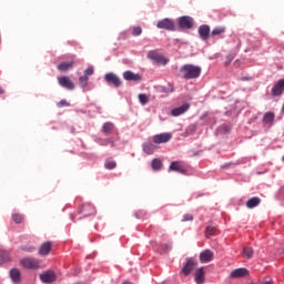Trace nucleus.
<instances>
[{
	"label": "nucleus",
	"mask_w": 284,
	"mask_h": 284,
	"mask_svg": "<svg viewBox=\"0 0 284 284\" xmlns=\"http://www.w3.org/2000/svg\"><path fill=\"white\" fill-rule=\"evenodd\" d=\"M143 34V29L141 27H133L132 36L133 37H141Z\"/></svg>",
	"instance_id": "31"
},
{
	"label": "nucleus",
	"mask_w": 284,
	"mask_h": 284,
	"mask_svg": "<svg viewBox=\"0 0 284 284\" xmlns=\"http://www.w3.org/2000/svg\"><path fill=\"white\" fill-rule=\"evenodd\" d=\"M234 54H229L226 57V61L224 62V65L227 68V65H230V63H232V61H234Z\"/></svg>",
	"instance_id": "39"
},
{
	"label": "nucleus",
	"mask_w": 284,
	"mask_h": 284,
	"mask_svg": "<svg viewBox=\"0 0 284 284\" xmlns=\"http://www.w3.org/2000/svg\"><path fill=\"white\" fill-rule=\"evenodd\" d=\"M123 79L125 80V81H134V82H139V81H141V74H139V73H134V72H132V71H125L124 73H123Z\"/></svg>",
	"instance_id": "16"
},
{
	"label": "nucleus",
	"mask_w": 284,
	"mask_h": 284,
	"mask_svg": "<svg viewBox=\"0 0 284 284\" xmlns=\"http://www.w3.org/2000/svg\"><path fill=\"white\" fill-rule=\"evenodd\" d=\"M88 81H90V78H88L87 75H82L79 79V83L81 88H85L88 85Z\"/></svg>",
	"instance_id": "32"
},
{
	"label": "nucleus",
	"mask_w": 284,
	"mask_h": 284,
	"mask_svg": "<svg viewBox=\"0 0 284 284\" xmlns=\"http://www.w3.org/2000/svg\"><path fill=\"white\" fill-rule=\"evenodd\" d=\"M190 110V103H184L178 108H174L171 110V116H181L182 114H185Z\"/></svg>",
	"instance_id": "11"
},
{
	"label": "nucleus",
	"mask_w": 284,
	"mask_h": 284,
	"mask_svg": "<svg viewBox=\"0 0 284 284\" xmlns=\"http://www.w3.org/2000/svg\"><path fill=\"white\" fill-rule=\"evenodd\" d=\"M104 168L106 170H114V168H116V162L111 161V160H106L104 163Z\"/></svg>",
	"instance_id": "30"
},
{
	"label": "nucleus",
	"mask_w": 284,
	"mask_h": 284,
	"mask_svg": "<svg viewBox=\"0 0 284 284\" xmlns=\"http://www.w3.org/2000/svg\"><path fill=\"white\" fill-rule=\"evenodd\" d=\"M242 256L243 258H253L254 256V248H252L251 246H245L243 250H242Z\"/></svg>",
	"instance_id": "24"
},
{
	"label": "nucleus",
	"mask_w": 284,
	"mask_h": 284,
	"mask_svg": "<svg viewBox=\"0 0 284 284\" xmlns=\"http://www.w3.org/2000/svg\"><path fill=\"white\" fill-rule=\"evenodd\" d=\"M170 170L173 172H179L180 174H185L186 170L181 162H172L170 165Z\"/></svg>",
	"instance_id": "21"
},
{
	"label": "nucleus",
	"mask_w": 284,
	"mask_h": 284,
	"mask_svg": "<svg viewBox=\"0 0 284 284\" xmlns=\"http://www.w3.org/2000/svg\"><path fill=\"white\" fill-rule=\"evenodd\" d=\"M156 28L160 30H168L169 32H173L174 30V21L169 18H164L156 23Z\"/></svg>",
	"instance_id": "5"
},
{
	"label": "nucleus",
	"mask_w": 284,
	"mask_h": 284,
	"mask_svg": "<svg viewBox=\"0 0 284 284\" xmlns=\"http://www.w3.org/2000/svg\"><path fill=\"white\" fill-rule=\"evenodd\" d=\"M221 34H225V27H215L211 31V37H221Z\"/></svg>",
	"instance_id": "27"
},
{
	"label": "nucleus",
	"mask_w": 284,
	"mask_h": 284,
	"mask_svg": "<svg viewBox=\"0 0 284 284\" xmlns=\"http://www.w3.org/2000/svg\"><path fill=\"white\" fill-rule=\"evenodd\" d=\"M148 59L154 61V63H161V65H166L168 58L163 57L156 50H151L148 52Z\"/></svg>",
	"instance_id": "3"
},
{
	"label": "nucleus",
	"mask_w": 284,
	"mask_h": 284,
	"mask_svg": "<svg viewBox=\"0 0 284 284\" xmlns=\"http://www.w3.org/2000/svg\"><path fill=\"white\" fill-rule=\"evenodd\" d=\"M179 26L182 30H191L194 26V20L190 16H183L179 19Z\"/></svg>",
	"instance_id": "6"
},
{
	"label": "nucleus",
	"mask_w": 284,
	"mask_h": 284,
	"mask_svg": "<svg viewBox=\"0 0 284 284\" xmlns=\"http://www.w3.org/2000/svg\"><path fill=\"white\" fill-rule=\"evenodd\" d=\"M20 264L26 270H40L41 267V261L34 257H24L20 260Z\"/></svg>",
	"instance_id": "2"
},
{
	"label": "nucleus",
	"mask_w": 284,
	"mask_h": 284,
	"mask_svg": "<svg viewBox=\"0 0 284 284\" xmlns=\"http://www.w3.org/2000/svg\"><path fill=\"white\" fill-rule=\"evenodd\" d=\"M58 108H70V102H68L67 100H61L60 102H58Z\"/></svg>",
	"instance_id": "38"
},
{
	"label": "nucleus",
	"mask_w": 284,
	"mask_h": 284,
	"mask_svg": "<svg viewBox=\"0 0 284 284\" xmlns=\"http://www.w3.org/2000/svg\"><path fill=\"white\" fill-rule=\"evenodd\" d=\"M101 145H111V148H114V140L112 138H109L106 140H104Z\"/></svg>",
	"instance_id": "36"
},
{
	"label": "nucleus",
	"mask_w": 284,
	"mask_h": 284,
	"mask_svg": "<svg viewBox=\"0 0 284 284\" xmlns=\"http://www.w3.org/2000/svg\"><path fill=\"white\" fill-rule=\"evenodd\" d=\"M283 160H284V155H283Z\"/></svg>",
	"instance_id": "48"
},
{
	"label": "nucleus",
	"mask_w": 284,
	"mask_h": 284,
	"mask_svg": "<svg viewBox=\"0 0 284 284\" xmlns=\"http://www.w3.org/2000/svg\"><path fill=\"white\" fill-rule=\"evenodd\" d=\"M163 92H174V87L173 85H169V89H163Z\"/></svg>",
	"instance_id": "43"
},
{
	"label": "nucleus",
	"mask_w": 284,
	"mask_h": 284,
	"mask_svg": "<svg viewBox=\"0 0 284 284\" xmlns=\"http://www.w3.org/2000/svg\"><path fill=\"white\" fill-rule=\"evenodd\" d=\"M122 284H132V283H130V282L125 281V282H123Z\"/></svg>",
	"instance_id": "46"
},
{
	"label": "nucleus",
	"mask_w": 284,
	"mask_h": 284,
	"mask_svg": "<svg viewBox=\"0 0 284 284\" xmlns=\"http://www.w3.org/2000/svg\"><path fill=\"white\" fill-rule=\"evenodd\" d=\"M201 67L194 64H184L180 69V73L182 74L183 79H186V81L199 79V77H201Z\"/></svg>",
	"instance_id": "1"
},
{
	"label": "nucleus",
	"mask_w": 284,
	"mask_h": 284,
	"mask_svg": "<svg viewBox=\"0 0 284 284\" xmlns=\"http://www.w3.org/2000/svg\"><path fill=\"white\" fill-rule=\"evenodd\" d=\"M154 150H156V146H154V144L152 143L143 144V152H145V154H154Z\"/></svg>",
	"instance_id": "28"
},
{
	"label": "nucleus",
	"mask_w": 284,
	"mask_h": 284,
	"mask_svg": "<svg viewBox=\"0 0 284 284\" xmlns=\"http://www.w3.org/2000/svg\"><path fill=\"white\" fill-rule=\"evenodd\" d=\"M274 112H266L263 116V123L272 125L274 123Z\"/></svg>",
	"instance_id": "25"
},
{
	"label": "nucleus",
	"mask_w": 284,
	"mask_h": 284,
	"mask_svg": "<svg viewBox=\"0 0 284 284\" xmlns=\"http://www.w3.org/2000/svg\"><path fill=\"white\" fill-rule=\"evenodd\" d=\"M284 92V79L278 80L272 88V97H281Z\"/></svg>",
	"instance_id": "9"
},
{
	"label": "nucleus",
	"mask_w": 284,
	"mask_h": 284,
	"mask_svg": "<svg viewBox=\"0 0 284 284\" xmlns=\"http://www.w3.org/2000/svg\"><path fill=\"white\" fill-rule=\"evenodd\" d=\"M52 252V242H44L39 250L40 256H48Z\"/></svg>",
	"instance_id": "17"
},
{
	"label": "nucleus",
	"mask_w": 284,
	"mask_h": 284,
	"mask_svg": "<svg viewBox=\"0 0 284 284\" xmlns=\"http://www.w3.org/2000/svg\"><path fill=\"white\" fill-rule=\"evenodd\" d=\"M58 83H59V85H61V88H65L67 90H73L74 89V82H72V80H70L69 77L59 78Z\"/></svg>",
	"instance_id": "12"
},
{
	"label": "nucleus",
	"mask_w": 284,
	"mask_h": 284,
	"mask_svg": "<svg viewBox=\"0 0 284 284\" xmlns=\"http://www.w3.org/2000/svg\"><path fill=\"white\" fill-rule=\"evenodd\" d=\"M79 214H83L84 216H92V215L97 214V209H94V206L90 203L83 204L79 209Z\"/></svg>",
	"instance_id": "7"
},
{
	"label": "nucleus",
	"mask_w": 284,
	"mask_h": 284,
	"mask_svg": "<svg viewBox=\"0 0 284 284\" xmlns=\"http://www.w3.org/2000/svg\"><path fill=\"white\" fill-rule=\"evenodd\" d=\"M182 221L184 223L187 221H194V216L192 214H184Z\"/></svg>",
	"instance_id": "40"
},
{
	"label": "nucleus",
	"mask_w": 284,
	"mask_h": 284,
	"mask_svg": "<svg viewBox=\"0 0 284 284\" xmlns=\"http://www.w3.org/2000/svg\"><path fill=\"white\" fill-rule=\"evenodd\" d=\"M213 258H214V252L210 250H205L202 253H200L201 263H210V261H213Z\"/></svg>",
	"instance_id": "15"
},
{
	"label": "nucleus",
	"mask_w": 284,
	"mask_h": 284,
	"mask_svg": "<svg viewBox=\"0 0 284 284\" xmlns=\"http://www.w3.org/2000/svg\"><path fill=\"white\" fill-rule=\"evenodd\" d=\"M258 205H261V197L258 196L251 197L246 202V207L248 210H254V207H258Z\"/></svg>",
	"instance_id": "20"
},
{
	"label": "nucleus",
	"mask_w": 284,
	"mask_h": 284,
	"mask_svg": "<svg viewBox=\"0 0 284 284\" xmlns=\"http://www.w3.org/2000/svg\"><path fill=\"white\" fill-rule=\"evenodd\" d=\"M139 101L142 103V105H145L150 102V98H148L145 94L141 93L139 94Z\"/></svg>",
	"instance_id": "33"
},
{
	"label": "nucleus",
	"mask_w": 284,
	"mask_h": 284,
	"mask_svg": "<svg viewBox=\"0 0 284 284\" xmlns=\"http://www.w3.org/2000/svg\"><path fill=\"white\" fill-rule=\"evenodd\" d=\"M7 261H10V258L3 256V253H0V265H3V263H7Z\"/></svg>",
	"instance_id": "42"
},
{
	"label": "nucleus",
	"mask_w": 284,
	"mask_h": 284,
	"mask_svg": "<svg viewBox=\"0 0 284 284\" xmlns=\"http://www.w3.org/2000/svg\"><path fill=\"white\" fill-rule=\"evenodd\" d=\"M196 265H199V262L192 257L186 258V262L184 264V266L182 267V274H184V276H190V274H192V272L194 271V267H196Z\"/></svg>",
	"instance_id": "4"
},
{
	"label": "nucleus",
	"mask_w": 284,
	"mask_h": 284,
	"mask_svg": "<svg viewBox=\"0 0 284 284\" xmlns=\"http://www.w3.org/2000/svg\"><path fill=\"white\" fill-rule=\"evenodd\" d=\"M21 251L32 253V252H37V247H34V246H22Z\"/></svg>",
	"instance_id": "37"
},
{
	"label": "nucleus",
	"mask_w": 284,
	"mask_h": 284,
	"mask_svg": "<svg viewBox=\"0 0 284 284\" xmlns=\"http://www.w3.org/2000/svg\"><path fill=\"white\" fill-rule=\"evenodd\" d=\"M114 130V124L112 122H105L102 126L103 134H111Z\"/></svg>",
	"instance_id": "26"
},
{
	"label": "nucleus",
	"mask_w": 284,
	"mask_h": 284,
	"mask_svg": "<svg viewBox=\"0 0 284 284\" xmlns=\"http://www.w3.org/2000/svg\"><path fill=\"white\" fill-rule=\"evenodd\" d=\"M0 94H3V89L0 88Z\"/></svg>",
	"instance_id": "47"
},
{
	"label": "nucleus",
	"mask_w": 284,
	"mask_h": 284,
	"mask_svg": "<svg viewBox=\"0 0 284 284\" xmlns=\"http://www.w3.org/2000/svg\"><path fill=\"white\" fill-rule=\"evenodd\" d=\"M260 284H274L273 281H265V282H261Z\"/></svg>",
	"instance_id": "44"
},
{
	"label": "nucleus",
	"mask_w": 284,
	"mask_h": 284,
	"mask_svg": "<svg viewBox=\"0 0 284 284\" xmlns=\"http://www.w3.org/2000/svg\"><path fill=\"white\" fill-rule=\"evenodd\" d=\"M230 163L229 164H224V165H222V169H225V168H230Z\"/></svg>",
	"instance_id": "45"
},
{
	"label": "nucleus",
	"mask_w": 284,
	"mask_h": 284,
	"mask_svg": "<svg viewBox=\"0 0 284 284\" xmlns=\"http://www.w3.org/2000/svg\"><path fill=\"white\" fill-rule=\"evenodd\" d=\"M94 74V69L89 68L84 71V77H92Z\"/></svg>",
	"instance_id": "41"
},
{
	"label": "nucleus",
	"mask_w": 284,
	"mask_h": 284,
	"mask_svg": "<svg viewBox=\"0 0 284 284\" xmlns=\"http://www.w3.org/2000/svg\"><path fill=\"white\" fill-rule=\"evenodd\" d=\"M194 281L196 284H204L205 283V271L203 267H200L195 271Z\"/></svg>",
	"instance_id": "18"
},
{
	"label": "nucleus",
	"mask_w": 284,
	"mask_h": 284,
	"mask_svg": "<svg viewBox=\"0 0 284 284\" xmlns=\"http://www.w3.org/2000/svg\"><path fill=\"white\" fill-rule=\"evenodd\" d=\"M163 163L159 159H153L152 161V170H161Z\"/></svg>",
	"instance_id": "29"
},
{
	"label": "nucleus",
	"mask_w": 284,
	"mask_h": 284,
	"mask_svg": "<svg viewBox=\"0 0 284 284\" xmlns=\"http://www.w3.org/2000/svg\"><path fill=\"white\" fill-rule=\"evenodd\" d=\"M247 268H236L231 272V278H243V276H247Z\"/></svg>",
	"instance_id": "19"
},
{
	"label": "nucleus",
	"mask_w": 284,
	"mask_h": 284,
	"mask_svg": "<svg viewBox=\"0 0 284 284\" xmlns=\"http://www.w3.org/2000/svg\"><path fill=\"white\" fill-rule=\"evenodd\" d=\"M12 220L14 221V223H23V216L19 213H13Z\"/></svg>",
	"instance_id": "34"
},
{
	"label": "nucleus",
	"mask_w": 284,
	"mask_h": 284,
	"mask_svg": "<svg viewBox=\"0 0 284 284\" xmlns=\"http://www.w3.org/2000/svg\"><path fill=\"white\" fill-rule=\"evenodd\" d=\"M40 280L42 283H54V281H57V274L52 271H48L40 274Z\"/></svg>",
	"instance_id": "13"
},
{
	"label": "nucleus",
	"mask_w": 284,
	"mask_h": 284,
	"mask_svg": "<svg viewBox=\"0 0 284 284\" xmlns=\"http://www.w3.org/2000/svg\"><path fill=\"white\" fill-rule=\"evenodd\" d=\"M10 278L13 283H21V271L19 268H11Z\"/></svg>",
	"instance_id": "22"
},
{
	"label": "nucleus",
	"mask_w": 284,
	"mask_h": 284,
	"mask_svg": "<svg viewBox=\"0 0 284 284\" xmlns=\"http://www.w3.org/2000/svg\"><path fill=\"white\" fill-rule=\"evenodd\" d=\"M199 36L202 39V41H207V39H210V26L207 24L200 26Z\"/></svg>",
	"instance_id": "14"
},
{
	"label": "nucleus",
	"mask_w": 284,
	"mask_h": 284,
	"mask_svg": "<svg viewBox=\"0 0 284 284\" xmlns=\"http://www.w3.org/2000/svg\"><path fill=\"white\" fill-rule=\"evenodd\" d=\"M72 68H74V61L62 62L58 65V70H60V72H68V70H72Z\"/></svg>",
	"instance_id": "23"
},
{
	"label": "nucleus",
	"mask_w": 284,
	"mask_h": 284,
	"mask_svg": "<svg viewBox=\"0 0 284 284\" xmlns=\"http://www.w3.org/2000/svg\"><path fill=\"white\" fill-rule=\"evenodd\" d=\"M215 234H216V227L214 226L206 227V236H215Z\"/></svg>",
	"instance_id": "35"
},
{
	"label": "nucleus",
	"mask_w": 284,
	"mask_h": 284,
	"mask_svg": "<svg viewBox=\"0 0 284 284\" xmlns=\"http://www.w3.org/2000/svg\"><path fill=\"white\" fill-rule=\"evenodd\" d=\"M172 140V133H161L153 136V143H168Z\"/></svg>",
	"instance_id": "10"
},
{
	"label": "nucleus",
	"mask_w": 284,
	"mask_h": 284,
	"mask_svg": "<svg viewBox=\"0 0 284 284\" xmlns=\"http://www.w3.org/2000/svg\"><path fill=\"white\" fill-rule=\"evenodd\" d=\"M104 81H106V83H112L115 88H121V78L114 73H106Z\"/></svg>",
	"instance_id": "8"
}]
</instances>
